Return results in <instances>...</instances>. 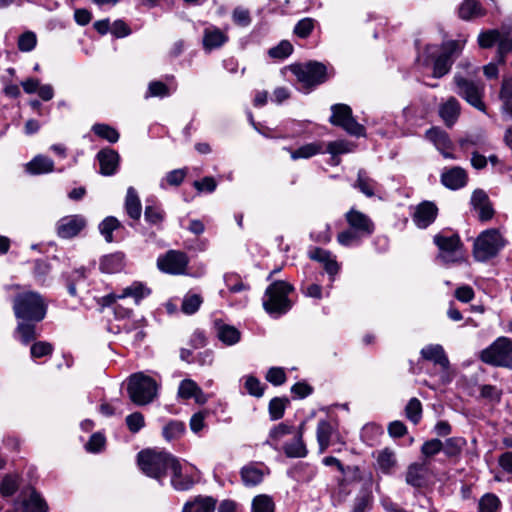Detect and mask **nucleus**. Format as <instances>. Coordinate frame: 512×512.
<instances>
[{"mask_svg":"<svg viewBox=\"0 0 512 512\" xmlns=\"http://www.w3.org/2000/svg\"><path fill=\"white\" fill-rule=\"evenodd\" d=\"M5 290L13 294L12 310L17 320L14 334L22 344L28 345L39 336L36 324L45 319L48 303L39 292L19 284L6 285Z\"/></svg>","mask_w":512,"mask_h":512,"instance_id":"f257e3e1","label":"nucleus"},{"mask_svg":"<svg viewBox=\"0 0 512 512\" xmlns=\"http://www.w3.org/2000/svg\"><path fill=\"white\" fill-rule=\"evenodd\" d=\"M465 42L450 40L441 46L427 45L424 52L418 55V61L426 66L433 64V77L440 78L450 71L454 58L461 53Z\"/></svg>","mask_w":512,"mask_h":512,"instance_id":"f03ea898","label":"nucleus"},{"mask_svg":"<svg viewBox=\"0 0 512 512\" xmlns=\"http://www.w3.org/2000/svg\"><path fill=\"white\" fill-rule=\"evenodd\" d=\"M344 218L348 228L336 236L337 243L343 247L359 245L362 239L370 237L375 231V223L370 216L355 207L350 208Z\"/></svg>","mask_w":512,"mask_h":512,"instance_id":"7ed1b4c3","label":"nucleus"},{"mask_svg":"<svg viewBox=\"0 0 512 512\" xmlns=\"http://www.w3.org/2000/svg\"><path fill=\"white\" fill-rule=\"evenodd\" d=\"M176 458L165 451L153 449L142 450L137 455V462L141 471L157 480H161L175 465Z\"/></svg>","mask_w":512,"mask_h":512,"instance_id":"20e7f679","label":"nucleus"},{"mask_svg":"<svg viewBox=\"0 0 512 512\" xmlns=\"http://www.w3.org/2000/svg\"><path fill=\"white\" fill-rule=\"evenodd\" d=\"M294 290V287L285 281L272 282L265 291L263 297L264 310L273 316H280L287 313L292 308V301L288 295Z\"/></svg>","mask_w":512,"mask_h":512,"instance_id":"39448f33","label":"nucleus"},{"mask_svg":"<svg viewBox=\"0 0 512 512\" xmlns=\"http://www.w3.org/2000/svg\"><path fill=\"white\" fill-rule=\"evenodd\" d=\"M290 70L297 78L298 89L304 93H309L327 79L326 66L315 61L292 65Z\"/></svg>","mask_w":512,"mask_h":512,"instance_id":"423d86ee","label":"nucleus"},{"mask_svg":"<svg viewBox=\"0 0 512 512\" xmlns=\"http://www.w3.org/2000/svg\"><path fill=\"white\" fill-rule=\"evenodd\" d=\"M127 392L134 404L139 406L147 405L157 395V383L153 378L143 373H136L129 378Z\"/></svg>","mask_w":512,"mask_h":512,"instance_id":"0eeeda50","label":"nucleus"},{"mask_svg":"<svg viewBox=\"0 0 512 512\" xmlns=\"http://www.w3.org/2000/svg\"><path fill=\"white\" fill-rule=\"evenodd\" d=\"M506 245L498 229H487L480 233L473 246V255L477 261L485 262L495 257Z\"/></svg>","mask_w":512,"mask_h":512,"instance_id":"6e6552de","label":"nucleus"},{"mask_svg":"<svg viewBox=\"0 0 512 512\" xmlns=\"http://www.w3.org/2000/svg\"><path fill=\"white\" fill-rule=\"evenodd\" d=\"M479 358L491 366L512 368V340L507 337L497 338L480 352Z\"/></svg>","mask_w":512,"mask_h":512,"instance_id":"1a4fd4ad","label":"nucleus"},{"mask_svg":"<svg viewBox=\"0 0 512 512\" xmlns=\"http://www.w3.org/2000/svg\"><path fill=\"white\" fill-rule=\"evenodd\" d=\"M438 247L437 258L445 264L459 263L464 260L463 244L458 234H436L433 238Z\"/></svg>","mask_w":512,"mask_h":512,"instance_id":"9d476101","label":"nucleus"},{"mask_svg":"<svg viewBox=\"0 0 512 512\" xmlns=\"http://www.w3.org/2000/svg\"><path fill=\"white\" fill-rule=\"evenodd\" d=\"M189 256L181 250H168L157 258V268L170 275H187Z\"/></svg>","mask_w":512,"mask_h":512,"instance_id":"9b49d317","label":"nucleus"},{"mask_svg":"<svg viewBox=\"0 0 512 512\" xmlns=\"http://www.w3.org/2000/svg\"><path fill=\"white\" fill-rule=\"evenodd\" d=\"M454 83L457 87L456 93L465 99L470 105L480 111L485 110L483 102L484 86L479 82L468 80L461 75L454 76Z\"/></svg>","mask_w":512,"mask_h":512,"instance_id":"f8f14e48","label":"nucleus"},{"mask_svg":"<svg viewBox=\"0 0 512 512\" xmlns=\"http://www.w3.org/2000/svg\"><path fill=\"white\" fill-rule=\"evenodd\" d=\"M330 123L341 128H365V126L381 125L377 121L358 123L352 115V109L346 104H335L331 107Z\"/></svg>","mask_w":512,"mask_h":512,"instance_id":"ddd939ff","label":"nucleus"},{"mask_svg":"<svg viewBox=\"0 0 512 512\" xmlns=\"http://www.w3.org/2000/svg\"><path fill=\"white\" fill-rule=\"evenodd\" d=\"M87 221L82 215H67L56 224L57 235L62 239H71L85 229Z\"/></svg>","mask_w":512,"mask_h":512,"instance_id":"4468645a","label":"nucleus"},{"mask_svg":"<svg viewBox=\"0 0 512 512\" xmlns=\"http://www.w3.org/2000/svg\"><path fill=\"white\" fill-rule=\"evenodd\" d=\"M316 437L320 453H324L331 444L345 443L340 436L336 425L328 420H320L318 422Z\"/></svg>","mask_w":512,"mask_h":512,"instance_id":"2eb2a0df","label":"nucleus"},{"mask_svg":"<svg viewBox=\"0 0 512 512\" xmlns=\"http://www.w3.org/2000/svg\"><path fill=\"white\" fill-rule=\"evenodd\" d=\"M438 207L434 202L423 201L415 207L412 220L420 229L430 226L437 218Z\"/></svg>","mask_w":512,"mask_h":512,"instance_id":"dca6fc26","label":"nucleus"},{"mask_svg":"<svg viewBox=\"0 0 512 512\" xmlns=\"http://www.w3.org/2000/svg\"><path fill=\"white\" fill-rule=\"evenodd\" d=\"M422 359L432 362L434 365L440 367L444 375L447 374L450 362L443 349L439 344H431L421 349L420 351Z\"/></svg>","mask_w":512,"mask_h":512,"instance_id":"f3484780","label":"nucleus"},{"mask_svg":"<svg viewBox=\"0 0 512 512\" xmlns=\"http://www.w3.org/2000/svg\"><path fill=\"white\" fill-rule=\"evenodd\" d=\"M471 205L478 213L480 221L486 222L493 218L495 211L485 191L475 190L471 197Z\"/></svg>","mask_w":512,"mask_h":512,"instance_id":"a211bd4d","label":"nucleus"},{"mask_svg":"<svg viewBox=\"0 0 512 512\" xmlns=\"http://www.w3.org/2000/svg\"><path fill=\"white\" fill-rule=\"evenodd\" d=\"M428 462L412 463L407 467L405 481L408 485L415 488H422L427 483Z\"/></svg>","mask_w":512,"mask_h":512,"instance_id":"6ab92c4d","label":"nucleus"},{"mask_svg":"<svg viewBox=\"0 0 512 512\" xmlns=\"http://www.w3.org/2000/svg\"><path fill=\"white\" fill-rule=\"evenodd\" d=\"M376 460V468L384 474H390L397 467V456L394 449L385 447L373 454Z\"/></svg>","mask_w":512,"mask_h":512,"instance_id":"aec40b11","label":"nucleus"},{"mask_svg":"<svg viewBox=\"0 0 512 512\" xmlns=\"http://www.w3.org/2000/svg\"><path fill=\"white\" fill-rule=\"evenodd\" d=\"M100 165V173L111 176L116 173L119 166V154L112 149H102L97 154Z\"/></svg>","mask_w":512,"mask_h":512,"instance_id":"412c9836","label":"nucleus"},{"mask_svg":"<svg viewBox=\"0 0 512 512\" xmlns=\"http://www.w3.org/2000/svg\"><path fill=\"white\" fill-rule=\"evenodd\" d=\"M228 40L227 35L215 26H209L203 32V48L210 52L224 45Z\"/></svg>","mask_w":512,"mask_h":512,"instance_id":"4be33fe9","label":"nucleus"},{"mask_svg":"<svg viewBox=\"0 0 512 512\" xmlns=\"http://www.w3.org/2000/svg\"><path fill=\"white\" fill-rule=\"evenodd\" d=\"M178 396L185 400L194 398L199 404H204L207 401L202 389L191 379H184L181 381L178 388Z\"/></svg>","mask_w":512,"mask_h":512,"instance_id":"5701e85b","label":"nucleus"},{"mask_svg":"<svg viewBox=\"0 0 512 512\" xmlns=\"http://www.w3.org/2000/svg\"><path fill=\"white\" fill-rule=\"evenodd\" d=\"M217 500L211 496H196L186 502L182 512H214Z\"/></svg>","mask_w":512,"mask_h":512,"instance_id":"b1692460","label":"nucleus"},{"mask_svg":"<svg viewBox=\"0 0 512 512\" xmlns=\"http://www.w3.org/2000/svg\"><path fill=\"white\" fill-rule=\"evenodd\" d=\"M441 181L447 188L456 190L466 185L467 174L464 169L454 167L442 174Z\"/></svg>","mask_w":512,"mask_h":512,"instance_id":"393cba45","label":"nucleus"},{"mask_svg":"<svg viewBox=\"0 0 512 512\" xmlns=\"http://www.w3.org/2000/svg\"><path fill=\"white\" fill-rule=\"evenodd\" d=\"M53 170V160L43 155H37L25 164V171L30 175L47 174Z\"/></svg>","mask_w":512,"mask_h":512,"instance_id":"a878e982","label":"nucleus"},{"mask_svg":"<svg viewBox=\"0 0 512 512\" xmlns=\"http://www.w3.org/2000/svg\"><path fill=\"white\" fill-rule=\"evenodd\" d=\"M305 424L302 423L298 427V431L291 443L284 446V452L288 457L301 458L307 455V449L303 442Z\"/></svg>","mask_w":512,"mask_h":512,"instance_id":"bb28decb","label":"nucleus"},{"mask_svg":"<svg viewBox=\"0 0 512 512\" xmlns=\"http://www.w3.org/2000/svg\"><path fill=\"white\" fill-rule=\"evenodd\" d=\"M171 471V485L179 491L190 489L195 481L192 476L182 473V468L178 460L173 465Z\"/></svg>","mask_w":512,"mask_h":512,"instance_id":"cd10ccee","label":"nucleus"},{"mask_svg":"<svg viewBox=\"0 0 512 512\" xmlns=\"http://www.w3.org/2000/svg\"><path fill=\"white\" fill-rule=\"evenodd\" d=\"M240 475L243 484L252 487L263 481L265 473L255 463H249L241 468Z\"/></svg>","mask_w":512,"mask_h":512,"instance_id":"c85d7f7f","label":"nucleus"},{"mask_svg":"<svg viewBox=\"0 0 512 512\" xmlns=\"http://www.w3.org/2000/svg\"><path fill=\"white\" fill-rule=\"evenodd\" d=\"M439 114L446 125H454L460 114V104L458 100L454 97L449 98L440 106Z\"/></svg>","mask_w":512,"mask_h":512,"instance_id":"c756f323","label":"nucleus"},{"mask_svg":"<svg viewBox=\"0 0 512 512\" xmlns=\"http://www.w3.org/2000/svg\"><path fill=\"white\" fill-rule=\"evenodd\" d=\"M124 258L121 252L106 255L101 259L100 270L108 274L118 273L124 267Z\"/></svg>","mask_w":512,"mask_h":512,"instance_id":"7c9ffc66","label":"nucleus"},{"mask_svg":"<svg viewBox=\"0 0 512 512\" xmlns=\"http://www.w3.org/2000/svg\"><path fill=\"white\" fill-rule=\"evenodd\" d=\"M125 211L127 215L133 220H139L141 217V202L137 191L133 187H129L127 189L125 198Z\"/></svg>","mask_w":512,"mask_h":512,"instance_id":"2f4dec72","label":"nucleus"},{"mask_svg":"<svg viewBox=\"0 0 512 512\" xmlns=\"http://www.w3.org/2000/svg\"><path fill=\"white\" fill-rule=\"evenodd\" d=\"M425 136L435 144L445 157H450L447 150L451 148V142L444 130H427Z\"/></svg>","mask_w":512,"mask_h":512,"instance_id":"473e14b6","label":"nucleus"},{"mask_svg":"<svg viewBox=\"0 0 512 512\" xmlns=\"http://www.w3.org/2000/svg\"><path fill=\"white\" fill-rule=\"evenodd\" d=\"M216 328L217 337L225 345L231 346L240 341L241 333L236 327L227 324H217Z\"/></svg>","mask_w":512,"mask_h":512,"instance_id":"72a5a7b5","label":"nucleus"},{"mask_svg":"<svg viewBox=\"0 0 512 512\" xmlns=\"http://www.w3.org/2000/svg\"><path fill=\"white\" fill-rule=\"evenodd\" d=\"M22 508L23 512H48L47 503L35 490L22 501Z\"/></svg>","mask_w":512,"mask_h":512,"instance_id":"f704fd0d","label":"nucleus"},{"mask_svg":"<svg viewBox=\"0 0 512 512\" xmlns=\"http://www.w3.org/2000/svg\"><path fill=\"white\" fill-rule=\"evenodd\" d=\"M384 431L382 426L375 423L366 424L362 428L361 438L367 445L373 447L379 443L380 437Z\"/></svg>","mask_w":512,"mask_h":512,"instance_id":"c9c22d12","label":"nucleus"},{"mask_svg":"<svg viewBox=\"0 0 512 512\" xmlns=\"http://www.w3.org/2000/svg\"><path fill=\"white\" fill-rule=\"evenodd\" d=\"M466 443V440L462 437H451L445 440L442 450L447 457L458 458Z\"/></svg>","mask_w":512,"mask_h":512,"instance_id":"e433bc0d","label":"nucleus"},{"mask_svg":"<svg viewBox=\"0 0 512 512\" xmlns=\"http://www.w3.org/2000/svg\"><path fill=\"white\" fill-rule=\"evenodd\" d=\"M150 294V289L143 285L141 282H134L130 286L123 289L122 293L118 295L119 298L132 297L136 303H139L144 297Z\"/></svg>","mask_w":512,"mask_h":512,"instance_id":"4c0bfd02","label":"nucleus"},{"mask_svg":"<svg viewBox=\"0 0 512 512\" xmlns=\"http://www.w3.org/2000/svg\"><path fill=\"white\" fill-rule=\"evenodd\" d=\"M186 431L185 424L182 421L172 420L163 427V437L167 441H173L181 438Z\"/></svg>","mask_w":512,"mask_h":512,"instance_id":"58836bf2","label":"nucleus"},{"mask_svg":"<svg viewBox=\"0 0 512 512\" xmlns=\"http://www.w3.org/2000/svg\"><path fill=\"white\" fill-rule=\"evenodd\" d=\"M503 392L494 385L484 384L479 387V396L491 405H497L501 402Z\"/></svg>","mask_w":512,"mask_h":512,"instance_id":"ea45409f","label":"nucleus"},{"mask_svg":"<svg viewBox=\"0 0 512 512\" xmlns=\"http://www.w3.org/2000/svg\"><path fill=\"white\" fill-rule=\"evenodd\" d=\"M354 187L358 188L367 197H372L375 194V181L371 179L363 169L358 171Z\"/></svg>","mask_w":512,"mask_h":512,"instance_id":"a19ab883","label":"nucleus"},{"mask_svg":"<svg viewBox=\"0 0 512 512\" xmlns=\"http://www.w3.org/2000/svg\"><path fill=\"white\" fill-rule=\"evenodd\" d=\"M324 151V146L320 142H313L305 144L298 149L291 152L292 159L296 160L299 158H310L314 155L322 153Z\"/></svg>","mask_w":512,"mask_h":512,"instance_id":"79ce46f5","label":"nucleus"},{"mask_svg":"<svg viewBox=\"0 0 512 512\" xmlns=\"http://www.w3.org/2000/svg\"><path fill=\"white\" fill-rule=\"evenodd\" d=\"M121 227L122 225L117 218L108 216L99 224V231L106 242L111 243L114 240L113 231L118 230Z\"/></svg>","mask_w":512,"mask_h":512,"instance_id":"37998d69","label":"nucleus"},{"mask_svg":"<svg viewBox=\"0 0 512 512\" xmlns=\"http://www.w3.org/2000/svg\"><path fill=\"white\" fill-rule=\"evenodd\" d=\"M293 431V427L289 426L285 423H279L278 425L274 426L270 432L268 439L266 441L267 444L277 447L278 443L287 435L291 434Z\"/></svg>","mask_w":512,"mask_h":512,"instance_id":"c03bdc74","label":"nucleus"},{"mask_svg":"<svg viewBox=\"0 0 512 512\" xmlns=\"http://www.w3.org/2000/svg\"><path fill=\"white\" fill-rule=\"evenodd\" d=\"M312 241L320 244H328L332 240V230L329 223L318 224L310 233Z\"/></svg>","mask_w":512,"mask_h":512,"instance_id":"a18cd8bd","label":"nucleus"},{"mask_svg":"<svg viewBox=\"0 0 512 512\" xmlns=\"http://www.w3.org/2000/svg\"><path fill=\"white\" fill-rule=\"evenodd\" d=\"M202 303L203 298L201 297V295L196 293H188L183 298L181 304V311L184 314L192 315L199 310Z\"/></svg>","mask_w":512,"mask_h":512,"instance_id":"49530a36","label":"nucleus"},{"mask_svg":"<svg viewBox=\"0 0 512 512\" xmlns=\"http://www.w3.org/2000/svg\"><path fill=\"white\" fill-rule=\"evenodd\" d=\"M289 404V399L285 397H275L270 400L268 411L271 420L276 421L284 416L285 409Z\"/></svg>","mask_w":512,"mask_h":512,"instance_id":"de8ad7c7","label":"nucleus"},{"mask_svg":"<svg viewBox=\"0 0 512 512\" xmlns=\"http://www.w3.org/2000/svg\"><path fill=\"white\" fill-rule=\"evenodd\" d=\"M252 512H275V504L272 497L266 494L254 497Z\"/></svg>","mask_w":512,"mask_h":512,"instance_id":"09e8293b","label":"nucleus"},{"mask_svg":"<svg viewBox=\"0 0 512 512\" xmlns=\"http://www.w3.org/2000/svg\"><path fill=\"white\" fill-rule=\"evenodd\" d=\"M405 416L413 424H418L422 418V404L419 399L411 398L405 407Z\"/></svg>","mask_w":512,"mask_h":512,"instance_id":"8fccbe9b","label":"nucleus"},{"mask_svg":"<svg viewBox=\"0 0 512 512\" xmlns=\"http://www.w3.org/2000/svg\"><path fill=\"white\" fill-rule=\"evenodd\" d=\"M501 506L499 498L493 493L483 495L478 503L479 512H498Z\"/></svg>","mask_w":512,"mask_h":512,"instance_id":"3c124183","label":"nucleus"},{"mask_svg":"<svg viewBox=\"0 0 512 512\" xmlns=\"http://www.w3.org/2000/svg\"><path fill=\"white\" fill-rule=\"evenodd\" d=\"M458 13L464 20H470L482 14L481 8L475 0H465L459 7Z\"/></svg>","mask_w":512,"mask_h":512,"instance_id":"603ef678","label":"nucleus"},{"mask_svg":"<svg viewBox=\"0 0 512 512\" xmlns=\"http://www.w3.org/2000/svg\"><path fill=\"white\" fill-rule=\"evenodd\" d=\"M19 487L18 475H5L0 484V493L3 497H9L13 495Z\"/></svg>","mask_w":512,"mask_h":512,"instance_id":"864d4df0","label":"nucleus"},{"mask_svg":"<svg viewBox=\"0 0 512 512\" xmlns=\"http://www.w3.org/2000/svg\"><path fill=\"white\" fill-rule=\"evenodd\" d=\"M144 217L145 220L151 225L160 227L165 219V213L158 206L148 205L145 207Z\"/></svg>","mask_w":512,"mask_h":512,"instance_id":"5fc2aeb1","label":"nucleus"},{"mask_svg":"<svg viewBox=\"0 0 512 512\" xmlns=\"http://www.w3.org/2000/svg\"><path fill=\"white\" fill-rule=\"evenodd\" d=\"M293 51L292 44L287 40H282L278 45L268 50V55L277 60L287 58Z\"/></svg>","mask_w":512,"mask_h":512,"instance_id":"6e6d98bb","label":"nucleus"},{"mask_svg":"<svg viewBox=\"0 0 512 512\" xmlns=\"http://www.w3.org/2000/svg\"><path fill=\"white\" fill-rule=\"evenodd\" d=\"M500 98L503 108L512 114V78L504 79L501 86Z\"/></svg>","mask_w":512,"mask_h":512,"instance_id":"4d7b16f0","label":"nucleus"},{"mask_svg":"<svg viewBox=\"0 0 512 512\" xmlns=\"http://www.w3.org/2000/svg\"><path fill=\"white\" fill-rule=\"evenodd\" d=\"M54 347L47 341H36L31 345L30 354L32 358H42L52 355Z\"/></svg>","mask_w":512,"mask_h":512,"instance_id":"13d9d810","label":"nucleus"},{"mask_svg":"<svg viewBox=\"0 0 512 512\" xmlns=\"http://www.w3.org/2000/svg\"><path fill=\"white\" fill-rule=\"evenodd\" d=\"M326 150L334 157L340 154L352 152L354 150V145L345 140H336L328 143Z\"/></svg>","mask_w":512,"mask_h":512,"instance_id":"bf43d9fd","label":"nucleus"},{"mask_svg":"<svg viewBox=\"0 0 512 512\" xmlns=\"http://www.w3.org/2000/svg\"><path fill=\"white\" fill-rule=\"evenodd\" d=\"M125 332L128 337V341H130L134 345L140 344L146 337V332L144 330L143 325L141 324H133L132 326H126Z\"/></svg>","mask_w":512,"mask_h":512,"instance_id":"052dcab7","label":"nucleus"},{"mask_svg":"<svg viewBox=\"0 0 512 512\" xmlns=\"http://www.w3.org/2000/svg\"><path fill=\"white\" fill-rule=\"evenodd\" d=\"M244 388L248 394L254 397H261L264 394V386L260 380L254 376H247L244 382Z\"/></svg>","mask_w":512,"mask_h":512,"instance_id":"680f3d73","label":"nucleus"},{"mask_svg":"<svg viewBox=\"0 0 512 512\" xmlns=\"http://www.w3.org/2000/svg\"><path fill=\"white\" fill-rule=\"evenodd\" d=\"M315 27V20L312 18H303L297 22L294 27V33L300 38H307Z\"/></svg>","mask_w":512,"mask_h":512,"instance_id":"e2e57ef3","label":"nucleus"},{"mask_svg":"<svg viewBox=\"0 0 512 512\" xmlns=\"http://www.w3.org/2000/svg\"><path fill=\"white\" fill-rule=\"evenodd\" d=\"M443 442L437 438L428 440L421 446V453L425 458H430L442 451Z\"/></svg>","mask_w":512,"mask_h":512,"instance_id":"0e129e2a","label":"nucleus"},{"mask_svg":"<svg viewBox=\"0 0 512 512\" xmlns=\"http://www.w3.org/2000/svg\"><path fill=\"white\" fill-rule=\"evenodd\" d=\"M265 378L274 386H280L287 380L286 372L281 367H271L267 371Z\"/></svg>","mask_w":512,"mask_h":512,"instance_id":"69168bd1","label":"nucleus"},{"mask_svg":"<svg viewBox=\"0 0 512 512\" xmlns=\"http://www.w3.org/2000/svg\"><path fill=\"white\" fill-rule=\"evenodd\" d=\"M500 33L497 30L484 31L478 36L479 46L482 48L492 47L496 42L499 44Z\"/></svg>","mask_w":512,"mask_h":512,"instance_id":"338daca9","label":"nucleus"},{"mask_svg":"<svg viewBox=\"0 0 512 512\" xmlns=\"http://www.w3.org/2000/svg\"><path fill=\"white\" fill-rule=\"evenodd\" d=\"M37 43L36 35L33 32H25L19 36L18 48L22 52L32 51Z\"/></svg>","mask_w":512,"mask_h":512,"instance_id":"774afa93","label":"nucleus"}]
</instances>
